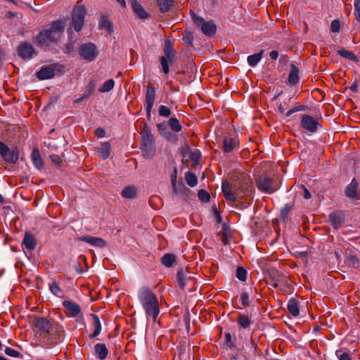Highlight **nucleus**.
<instances>
[{
    "mask_svg": "<svg viewBox=\"0 0 360 360\" xmlns=\"http://www.w3.org/2000/svg\"><path fill=\"white\" fill-rule=\"evenodd\" d=\"M137 189L135 186L130 185L123 188L121 192V195L127 199H133L136 197Z\"/></svg>",
    "mask_w": 360,
    "mask_h": 360,
    "instance_id": "29",
    "label": "nucleus"
},
{
    "mask_svg": "<svg viewBox=\"0 0 360 360\" xmlns=\"http://www.w3.org/2000/svg\"><path fill=\"white\" fill-rule=\"evenodd\" d=\"M77 240L79 241L86 242L92 246L100 248H103L107 245V243L104 239L99 237H94L88 235L79 237L77 238Z\"/></svg>",
    "mask_w": 360,
    "mask_h": 360,
    "instance_id": "17",
    "label": "nucleus"
},
{
    "mask_svg": "<svg viewBox=\"0 0 360 360\" xmlns=\"http://www.w3.org/2000/svg\"><path fill=\"white\" fill-rule=\"evenodd\" d=\"M50 159L51 162L55 165L56 167H60L62 164V159L58 155L53 154L50 155Z\"/></svg>",
    "mask_w": 360,
    "mask_h": 360,
    "instance_id": "56",
    "label": "nucleus"
},
{
    "mask_svg": "<svg viewBox=\"0 0 360 360\" xmlns=\"http://www.w3.org/2000/svg\"><path fill=\"white\" fill-rule=\"evenodd\" d=\"M240 301L243 307H247L250 305V297L247 292H243L241 294Z\"/></svg>",
    "mask_w": 360,
    "mask_h": 360,
    "instance_id": "53",
    "label": "nucleus"
},
{
    "mask_svg": "<svg viewBox=\"0 0 360 360\" xmlns=\"http://www.w3.org/2000/svg\"><path fill=\"white\" fill-rule=\"evenodd\" d=\"M339 352H336V354L338 356L339 360H352V358L350 357V355L347 352H341L340 354H338Z\"/></svg>",
    "mask_w": 360,
    "mask_h": 360,
    "instance_id": "59",
    "label": "nucleus"
},
{
    "mask_svg": "<svg viewBox=\"0 0 360 360\" xmlns=\"http://www.w3.org/2000/svg\"><path fill=\"white\" fill-rule=\"evenodd\" d=\"M176 279L179 287L184 290L186 287H189V291H191L195 283V278L191 276V273L188 270L180 269L177 271Z\"/></svg>",
    "mask_w": 360,
    "mask_h": 360,
    "instance_id": "9",
    "label": "nucleus"
},
{
    "mask_svg": "<svg viewBox=\"0 0 360 360\" xmlns=\"http://www.w3.org/2000/svg\"><path fill=\"white\" fill-rule=\"evenodd\" d=\"M159 115L164 117H169L172 111L166 105H160L158 109Z\"/></svg>",
    "mask_w": 360,
    "mask_h": 360,
    "instance_id": "50",
    "label": "nucleus"
},
{
    "mask_svg": "<svg viewBox=\"0 0 360 360\" xmlns=\"http://www.w3.org/2000/svg\"><path fill=\"white\" fill-rule=\"evenodd\" d=\"M141 150L143 156L147 159L151 158L156 151L155 137L146 122L141 127Z\"/></svg>",
    "mask_w": 360,
    "mask_h": 360,
    "instance_id": "4",
    "label": "nucleus"
},
{
    "mask_svg": "<svg viewBox=\"0 0 360 360\" xmlns=\"http://www.w3.org/2000/svg\"><path fill=\"white\" fill-rule=\"evenodd\" d=\"M287 309L290 314L297 317L300 314L299 302L295 298H290L288 302Z\"/></svg>",
    "mask_w": 360,
    "mask_h": 360,
    "instance_id": "28",
    "label": "nucleus"
},
{
    "mask_svg": "<svg viewBox=\"0 0 360 360\" xmlns=\"http://www.w3.org/2000/svg\"><path fill=\"white\" fill-rule=\"evenodd\" d=\"M167 126L168 124H167L165 122L158 123L157 124V129L161 136H162L164 134H166L169 131Z\"/></svg>",
    "mask_w": 360,
    "mask_h": 360,
    "instance_id": "54",
    "label": "nucleus"
},
{
    "mask_svg": "<svg viewBox=\"0 0 360 360\" xmlns=\"http://www.w3.org/2000/svg\"><path fill=\"white\" fill-rule=\"evenodd\" d=\"M161 262L166 267H172L176 262V256L173 254H165L162 257Z\"/></svg>",
    "mask_w": 360,
    "mask_h": 360,
    "instance_id": "38",
    "label": "nucleus"
},
{
    "mask_svg": "<svg viewBox=\"0 0 360 360\" xmlns=\"http://www.w3.org/2000/svg\"><path fill=\"white\" fill-rule=\"evenodd\" d=\"M346 262L349 266L356 269H360V257L355 252L352 251L347 252Z\"/></svg>",
    "mask_w": 360,
    "mask_h": 360,
    "instance_id": "23",
    "label": "nucleus"
},
{
    "mask_svg": "<svg viewBox=\"0 0 360 360\" xmlns=\"http://www.w3.org/2000/svg\"><path fill=\"white\" fill-rule=\"evenodd\" d=\"M221 190L225 199L231 202L245 198L252 200L255 191L250 175L240 171L234 172L231 184L227 180L222 182Z\"/></svg>",
    "mask_w": 360,
    "mask_h": 360,
    "instance_id": "1",
    "label": "nucleus"
},
{
    "mask_svg": "<svg viewBox=\"0 0 360 360\" xmlns=\"http://www.w3.org/2000/svg\"><path fill=\"white\" fill-rule=\"evenodd\" d=\"M200 157H201V154L198 150H195L190 153L189 158L194 165H196L198 164Z\"/></svg>",
    "mask_w": 360,
    "mask_h": 360,
    "instance_id": "51",
    "label": "nucleus"
},
{
    "mask_svg": "<svg viewBox=\"0 0 360 360\" xmlns=\"http://www.w3.org/2000/svg\"><path fill=\"white\" fill-rule=\"evenodd\" d=\"M95 134L98 138H101V137H103L105 135V131L104 129L100 127V128H98V129H96Z\"/></svg>",
    "mask_w": 360,
    "mask_h": 360,
    "instance_id": "63",
    "label": "nucleus"
},
{
    "mask_svg": "<svg viewBox=\"0 0 360 360\" xmlns=\"http://www.w3.org/2000/svg\"><path fill=\"white\" fill-rule=\"evenodd\" d=\"M187 184L191 187H194L198 184V178L196 175L191 172H187L185 176Z\"/></svg>",
    "mask_w": 360,
    "mask_h": 360,
    "instance_id": "41",
    "label": "nucleus"
},
{
    "mask_svg": "<svg viewBox=\"0 0 360 360\" xmlns=\"http://www.w3.org/2000/svg\"><path fill=\"white\" fill-rule=\"evenodd\" d=\"M168 126L171 129V130L174 132L178 133L181 131L182 126L179 123L178 119L176 117H171L168 120Z\"/></svg>",
    "mask_w": 360,
    "mask_h": 360,
    "instance_id": "39",
    "label": "nucleus"
},
{
    "mask_svg": "<svg viewBox=\"0 0 360 360\" xmlns=\"http://www.w3.org/2000/svg\"><path fill=\"white\" fill-rule=\"evenodd\" d=\"M294 207L293 204H285V206L281 209L280 212V218L282 221L285 222L288 218V214Z\"/></svg>",
    "mask_w": 360,
    "mask_h": 360,
    "instance_id": "40",
    "label": "nucleus"
},
{
    "mask_svg": "<svg viewBox=\"0 0 360 360\" xmlns=\"http://www.w3.org/2000/svg\"><path fill=\"white\" fill-rule=\"evenodd\" d=\"M247 271L243 266H238L236 276L240 281H245L247 278Z\"/></svg>",
    "mask_w": 360,
    "mask_h": 360,
    "instance_id": "45",
    "label": "nucleus"
},
{
    "mask_svg": "<svg viewBox=\"0 0 360 360\" xmlns=\"http://www.w3.org/2000/svg\"><path fill=\"white\" fill-rule=\"evenodd\" d=\"M78 52L81 58L87 62L94 61L98 55L97 46L91 42L81 44Z\"/></svg>",
    "mask_w": 360,
    "mask_h": 360,
    "instance_id": "7",
    "label": "nucleus"
},
{
    "mask_svg": "<svg viewBox=\"0 0 360 360\" xmlns=\"http://www.w3.org/2000/svg\"><path fill=\"white\" fill-rule=\"evenodd\" d=\"M99 26L101 28L104 29L109 34L113 32V24L108 16L102 15L99 22Z\"/></svg>",
    "mask_w": 360,
    "mask_h": 360,
    "instance_id": "31",
    "label": "nucleus"
},
{
    "mask_svg": "<svg viewBox=\"0 0 360 360\" xmlns=\"http://www.w3.org/2000/svg\"><path fill=\"white\" fill-rule=\"evenodd\" d=\"M115 86V82L112 79H108L104 82L102 86L100 87V92H108L111 91Z\"/></svg>",
    "mask_w": 360,
    "mask_h": 360,
    "instance_id": "43",
    "label": "nucleus"
},
{
    "mask_svg": "<svg viewBox=\"0 0 360 360\" xmlns=\"http://www.w3.org/2000/svg\"><path fill=\"white\" fill-rule=\"evenodd\" d=\"M214 214L216 217L217 222L221 224L222 222V217L216 207L214 208Z\"/></svg>",
    "mask_w": 360,
    "mask_h": 360,
    "instance_id": "61",
    "label": "nucleus"
},
{
    "mask_svg": "<svg viewBox=\"0 0 360 360\" xmlns=\"http://www.w3.org/2000/svg\"><path fill=\"white\" fill-rule=\"evenodd\" d=\"M264 51L262 50L259 53L250 55L248 57V63L250 66L255 67L261 60Z\"/></svg>",
    "mask_w": 360,
    "mask_h": 360,
    "instance_id": "37",
    "label": "nucleus"
},
{
    "mask_svg": "<svg viewBox=\"0 0 360 360\" xmlns=\"http://www.w3.org/2000/svg\"><path fill=\"white\" fill-rule=\"evenodd\" d=\"M237 323L239 329L246 330L253 323L251 315L239 313L237 316Z\"/></svg>",
    "mask_w": 360,
    "mask_h": 360,
    "instance_id": "21",
    "label": "nucleus"
},
{
    "mask_svg": "<svg viewBox=\"0 0 360 360\" xmlns=\"http://www.w3.org/2000/svg\"><path fill=\"white\" fill-rule=\"evenodd\" d=\"M299 68L294 63H291L290 71L288 77V83L295 86L299 82Z\"/></svg>",
    "mask_w": 360,
    "mask_h": 360,
    "instance_id": "26",
    "label": "nucleus"
},
{
    "mask_svg": "<svg viewBox=\"0 0 360 360\" xmlns=\"http://www.w3.org/2000/svg\"><path fill=\"white\" fill-rule=\"evenodd\" d=\"M163 53L164 55L160 56L159 60L160 62L162 71L165 75H167L169 72V63L174 62L176 55V51L174 49L173 43L168 39L165 40Z\"/></svg>",
    "mask_w": 360,
    "mask_h": 360,
    "instance_id": "5",
    "label": "nucleus"
},
{
    "mask_svg": "<svg viewBox=\"0 0 360 360\" xmlns=\"http://www.w3.org/2000/svg\"><path fill=\"white\" fill-rule=\"evenodd\" d=\"M231 231L230 227L226 224H223L221 230V238H230Z\"/></svg>",
    "mask_w": 360,
    "mask_h": 360,
    "instance_id": "57",
    "label": "nucleus"
},
{
    "mask_svg": "<svg viewBox=\"0 0 360 360\" xmlns=\"http://www.w3.org/2000/svg\"><path fill=\"white\" fill-rule=\"evenodd\" d=\"M75 44V40L69 39L67 43L65 44L63 52L66 54H70L74 51Z\"/></svg>",
    "mask_w": 360,
    "mask_h": 360,
    "instance_id": "48",
    "label": "nucleus"
},
{
    "mask_svg": "<svg viewBox=\"0 0 360 360\" xmlns=\"http://www.w3.org/2000/svg\"><path fill=\"white\" fill-rule=\"evenodd\" d=\"M130 1L132 11L139 18L145 20L150 17V15L145 11L142 5L137 0H131Z\"/></svg>",
    "mask_w": 360,
    "mask_h": 360,
    "instance_id": "19",
    "label": "nucleus"
},
{
    "mask_svg": "<svg viewBox=\"0 0 360 360\" xmlns=\"http://www.w3.org/2000/svg\"><path fill=\"white\" fill-rule=\"evenodd\" d=\"M90 317L91 318L92 326L94 328V332L89 335V338L92 339L97 337L101 333L102 326L99 317L97 314H90Z\"/></svg>",
    "mask_w": 360,
    "mask_h": 360,
    "instance_id": "24",
    "label": "nucleus"
},
{
    "mask_svg": "<svg viewBox=\"0 0 360 360\" xmlns=\"http://www.w3.org/2000/svg\"><path fill=\"white\" fill-rule=\"evenodd\" d=\"M224 344L226 347L230 349H233L236 347L235 340L232 339V336L229 332H226L224 333Z\"/></svg>",
    "mask_w": 360,
    "mask_h": 360,
    "instance_id": "42",
    "label": "nucleus"
},
{
    "mask_svg": "<svg viewBox=\"0 0 360 360\" xmlns=\"http://www.w3.org/2000/svg\"><path fill=\"white\" fill-rule=\"evenodd\" d=\"M301 127L311 133H315L321 127V124L318 120L314 117L309 115H303L302 116Z\"/></svg>",
    "mask_w": 360,
    "mask_h": 360,
    "instance_id": "13",
    "label": "nucleus"
},
{
    "mask_svg": "<svg viewBox=\"0 0 360 360\" xmlns=\"http://www.w3.org/2000/svg\"><path fill=\"white\" fill-rule=\"evenodd\" d=\"M95 354L101 360H104L108 354V349L105 344L97 343L94 345Z\"/></svg>",
    "mask_w": 360,
    "mask_h": 360,
    "instance_id": "27",
    "label": "nucleus"
},
{
    "mask_svg": "<svg viewBox=\"0 0 360 360\" xmlns=\"http://www.w3.org/2000/svg\"><path fill=\"white\" fill-rule=\"evenodd\" d=\"M35 326L44 333H50V330L52 328L51 323L44 317L36 319Z\"/></svg>",
    "mask_w": 360,
    "mask_h": 360,
    "instance_id": "22",
    "label": "nucleus"
},
{
    "mask_svg": "<svg viewBox=\"0 0 360 360\" xmlns=\"http://www.w3.org/2000/svg\"><path fill=\"white\" fill-rule=\"evenodd\" d=\"M22 245H24L28 250H33L37 245V240L34 236L30 232H25L24 238L22 240Z\"/></svg>",
    "mask_w": 360,
    "mask_h": 360,
    "instance_id": "25",
    "label": "nucleus"
},
{
    "mask_svg": "<svg viewBox=\"0 0 360 360\" xmlns=\"http://www.w3.org/2000/svg\"><path fill=\"white\" fill-rule=\"evenodd\" d=\"M171 183L172 186L173 192L174 193H178L179 191H181V189L185 188L184 184L180 183L177 184L176 179H177V169L175 167L172 174H171Z\"/></svg>",
    "mask_w": 360,
    "mask_h": 360,
    "instance_id": "30",
    "label": "nucleus"
},
{
    "mask_svg": "<svg viewBox=\"0 0 360 360\" xmlns=\"http://www.w3.org/2000/svg\"><path fill=\"white\" fill-rule=\"evenodd\" d=\"M18 54L23 60H30L36 54L34 46L29 42L21 43L18 47Z\"/></svg>",
    "mask_w": 360,
    "mask_h": 360,
    "instance_id": "15",
    "label": "nucleus"
},
{
    "mask_svg": "<svg viewBox=\"0 0 360 360\" xmlns=\"http://www.w3.org/2000/svg\"><path fill=\"white\" fill-rule=\"evenodd\" d=\"M328 221L335 229H338L345 222V214L342 210H335L328 215Z\"/></svg>",
    "mask_w": 360,
    "mask_h": 360,
    "instance_id": "14",
    "label": "nucleus"
},
{
    "mask_svg": "<svg viewBox=\"0 0 360 360\" xmlns=\"http://www.w3.org/2000/svg\"><path fill=\"white\" fill-rule=\"evenodd\" d=\"M198 197L199 200L203 202H207L210 200V193L204 189H200L198 191Z\"/></svg>",
    "mask_w": 360,
    "mask_h": 360,
    "instance_id": "46",
    "label": "nucleus"
},
{
    "mask_svg": "<svg viewBox=\"0 0 360 360\" xmlns=\"http://www.w3.org/2000/svg\"><path fill=\"white\" fill-rule=\"evenodd\" d=\"M301 187L303 189V198L306 200L311 198V193L308 189L303 185H302Z\"/></svg>",
    "mask_w": 360,
    "mask_h": 360,
    "instance_id": "62",
    "label": "nucleus"
},
{
    "mask_svg": "<svg viewBox=\"0 0 360 360\" xmlns=\"http://www.w3.org/2000/svg\"><path fill=\"white\" fill-rule=\"evenodd\" d=\"M5 353L7 355H8L10 356H12V357H20V356H21V354L18 351H17V350H15L14 349H12L11 347H7L5 349Z\"/></svg>",
    "mask_w": 360,
    "mask_h": 360,
    "instance_id": "55",
    "label": "nucleus"
},
{
    "mask_svg": "<svg viewBox=\"0 0 360 360\" xmlns=\"http://www.w3.org/2000/svg\"><path fill=\"white\" fill-rule=\"evenodd\" d=\"M257 188L266 193H273L278 188L274 185V180L267 176L262 175L256 179Z\"/></svg>",
    "mask_w": 360,
    "mask_h": 360,
    "instance_id": "10",
    "label": "nucleus"
},
{
    "mask_svg": "<svg viewBox=\"0 0 360 360\" xmlns=\"http://www.w3.org/2000/svg\"><path fill=\"white\" fill-rule=\"evenodd\" d=\"M65 22L60 19L45 26L36 37V43L40 47H48L56 44L64 32Z\"/></svg>",
    "mask_w": 360,
    "mask_h": 360,
    "instance_id": "2",
    "label": "nucleus"
},
{
    "mask_svg": "<svg viewBox=\"0 0 360 360\" xmlns=\"http://www.w3.org/2000/svg\"><path fill=\"white\" fill-rule=\"evenodd\" d=\"M191 16L196 26L200 28L201 32L206 36L212 37L216 34L217 25L213 20L205 21L203 18L191 11Z\"/></svg>",
    "mask_w": 360,
    "mask_h": 360,
    "instance_id": "6",
    "label": "nucleus"
},
{
    "mask_svg": "<svg viewBox=\"0 0 360 360\" xmlns=\"http://www.w3.org/2000/svg\"><path fill=\"white\" fill-rule=\"evenodd\" d=\"M86 14V8L84 6H78L74 8L72 14V26L75 31L79 32L82 30L84 25Z\"/></svg>",
    "mask_w": 360,
    "mask_h": 360,
    "instance_id": "8",
    "label": "nucleus"
},
{
    "mask_svg": "<svg viewBox=\"0 0 360 360\" xmlns=\"http://www.w3.org/2000/svg\"><path fill=\"white\" fill-rule=\"evenodd\" d=\"M138 296L146 315L152 317L153 321L155 322L160 313V304L157 296L148 287L141 288Z\"/></svg>",
    "mask_w": 360,
    "mask_h": 360,
    "instance_id": "3",
    "label": "nucleus"
},
{
    "mask_svg": "<svg viewBox=\"0 0 360 360\" xmlns=\"http://www.w3.org/2000/svg\"><path fill=\"white\" fill-rule=\"evenodd\" d=\"M357 182L354 179L345 188V195L349 198L356 197Z\"/></svg>",
    "mask_w": 360,
    "mask_h": 360,
    "instance_id": "34",
    "label": "nucleus"
},
{
    "mask_svg": "<svg viewBox=\"0 0 360 360\" xmlns=\"http://www.w3.org/2000/svg\"><path fill=\"white\" fill-rule=\"evenodd\" d=\"M281 283L283 285V290H279L284 294H290L292 292V288L290 283H288V280L286 278H283V280L281 281Z\"/></svg>",
    "mask_w": 360,
    "mask_h": 360,
    "instance_id": "49",
    "label": "nucleus"
},
{
    "mask_svg": "<svg viewBox=\"0 0 360 360\" xmlns=\"http://www.w3.org/2000/svg\"><path fill=\"white\" fill-rule=\"evenodd\" d=\"M340 29V22L338 20H334L330 24V31L332 32H338Z\"/></svg>",
    "mask_w": 360,
    "mask_h": 360,
    "instance_id": "58",
    "label": "nucleus"
},
{
    "mask_svg": "<svg viewBox=\"0 0 360 360\" xmlns=\"http://www.w3.org/2000/svg\"><path fill=\"white\" fill-rule=\"evenodd\" d=\"M49 290L54 295L58 297H60L63 294V290L55 281L49 284Z\"/></svg>",
    "mask_w": 360,
    "mask_h": 360,
    "instance_id": "44",
    "label": "nucleus"
},
{
    "mask_svg": "<svg viewBox=\"0 0 360 360\" xmlns=\"http://www.w3.org/2000/svg\"><path fill=\"white\" fill-rule=\"evenodd\" d=\"M96 87V84L94 82L91 81L88 85L86 86V89L83 93L84 97L89 98L94 91Z\"/></svg>",
    "mask_w": 360,
    "mask_h": 360,
    "instance_id": "47",
    "label": "nucleus"
},
{
    "mask_svg": "<svg viewBox=\"0 0 360 360\" xmlns=\"http://www.w3.org/2000/svg\"><path fill=\"white\" fill-rule=\"evenodd\" d=\"M0 155L8 163L15 164L19 158L17 148L10 149L4 143L0 141Z\"/></svg>",
    "mask_w": 360,
    "mask_h": 360,
    "instance_id": "11",
    "label": "nucleus"
},
{
    "mask_svg": "<svg viewBox=\"0 0 360 360\" xmlns=\"http://www.w3.org/2000/svg\"><path fill=\"white\" fill-rule=\"evenodd\" d=\"M99 158L105 160L110 155L111 146L109 142L106 141L101 144V148H99Z\"/></svg>",
    "mask_w": 360,
    "mask_h": 360,
    "instance_id": "35",
    "label": "nucleus"
},
{
    "mask_svg": "<svg viewBox=\"0 0 360 360\" xmlns=\"http://www.w3.org/2000/svg\"><path fill=\"white\" fill-rule=\"evenodd\" d=\"M156 3L162 13L168 12L174 6L173 0H156Z\"/></svg>",
    "mask_w": 360,
    "mask_h": 360,
    "instance_id": "32",
    "label": "nucleus"
},
{
    "mask_svg": "<svg viewBox=\"0 0 360 360\" xmlns=\"http://www.w3.org/2000/svg\"><path fill=\"white\" fill-rule=\"evenodd\" d=\"M56 65H46L41 68V69L37 72L36 77L39 80L49 79L56 75L55 66Z\"/></svg>",
    "mask_w": 360,
    "mask_h": 360,
    "instance_id": "16",
    "label": "nucleus"
},
{
    "mask_svg": "<svg viewBox=\"0 0 360 360\" xmlns=\"http://www.w3.org/2000/svg\"><path fill=\"white\" fill-rule=\"evenodd\" d=\"M238 144L239 141L236 137L226 136L224 137L222 149L224 153H231Z\"/></svg>",
    "mask_w": 360,
    "mask_h": 360,
    "instance_id": "20",
    "label": "nucleus"
},
{
    "mask_svg": "<svg viewBox=\"0 0 360 360\" xmlns=\"http://www.w3.org/2000/svg\"><path fill=\"white\" fill-rule=\"evenodd\" d=\"M155 88L152 86L151 85H148L145 96V105L146 110V116L148 120H150L151 118V110L155 103Z\"/></svg>",
    "mask_w": 360,
    "mask_h": 360,
    "instance_id": "12",
    "label": "nucleus"
},
{
    "mask_svg": "<svg viewBox=\"0 0 360 360\" xmlns=\"http://www.w3.org/2000/svg\"><path fill=\"white\" fill-rule=\"evenodd\" d=\"M63 306L65 308L68 316L75 317L81 312L80 306L72 300H65Z\"/></svg>",
    "mask_w": 360,
    "mask_h": 360,
    "instance_id": "18",
    "label": "nucleus"
},
{
    "mask_svg": "<svg viewBox=\"0 0 360 360\" xmlns=\"http://www.w3.org/2000/svg\"><path fill=\"white\" fill-rule=\"evenodd\" d=\"M162 136L170 141H176L177 139L176 136L169 131H168L166 134H164Z\"/></svg>",
    "mask_w": 360,
    "mask_h": 360,
    "instance_id": "60",
    "label": "nucleus"
},
{
    "mask_svg": "<svg viewBox=\"0 0 360 360\" xmlns=\"http://www.w3.org/2000/svg\"><path fill=\"white\" fill-rule=\"evenodd\" d=\"M338 54L342 56V58L348 59L351 61L356 63L359 61L358 58L353 52L346 50L345 49H339L338 51Z\"/></svg>",
    "mask_w": 360,
    "mask_h": 360,
    "instance_id": "36",
    "label": "nucleus"
},
{
    "mask_svg": "<svg viewBox=\"0 0 360 360\" xmlns=\"http://www.w3.org/2000/svg\"><path fill=\"white\" fill-rule=\"evenodd\" d=\"M354 15L355 20L360 22V0H355L354 3Z\"/></svg>",
    "mask_w": 360,
    "mask_h": 360,
    "instance_id": "52",
    "label": "nucleus"
},
{
    "mask_svg": "<svg viewBox=\"0 0 360 360\" xmlns=\"http://www.w3.org/2000/svg\"><path fill=\"white\" fill-rule=\"evenodd\" d=\"M250 344L253 348V356H256L257 352L259 351V347L257 344L253 340L252 338L250 339Z\"/></svg>",
    "mask_w": 360,
    "mask_h": 360,
    "instance_id": "64",
    "label": "nucleus"
},
{
    "mask_svg": "<svg viewBox=\"0 0 360 360\" xmlns=\"http://www.w3.org/2000/svg\"><path fill=\"white\" fill-rule=\"evenodd\" d=\"M31 157H32V161L34 165L37 169H41L43 167L44 162L41 158L40 153L37 148L33 149V150L32 152Z\"/></svg>",
    "mask_w": 360,
    "mask_h": 360,
    "instance_id": "33",
    "label": "nucleus"
}]
</instances>
